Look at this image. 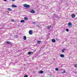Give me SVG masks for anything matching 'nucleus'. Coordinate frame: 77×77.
<instances>
[{
  "label": "nucleus",
  "mask_w": 77,
  "mask_h": 77,
  "mask_svg": "<svg viewBox=\"0 0 77 77\" xmlns=\"http://www.w3.org/2000/svg\"><path fill=\"white\" fill-rule=\"evenodd\" d=\"M23 6L24 7H25V8H29L30 6L29 5H28L26 4H25L23 5Z\"/></svg>",
  "instance_id": "1"
},
{
  "label": "nucleus",
  "mask_w": 77,
  "mask_h": 77,
  "mask_svg": "<svg viewBox=\"0 0 77 77\" xmlns=\"http://www.w3.org/2000/svg\"><path fill=\"white\" fill-rule=\"evenodd\" d=\"M68 26H69V27L71 28V27H72V26H73V25L71 23L69 22L68 23Z\"/></svg>",
  "instance_id": "2"
},
{
  "label": "nucleus",
  "mask_w": 77,
  "mask_h": 77,
  "mask_svg": "<svg viewBox=\"0 0 77 77\" xmlns=\"http://www.w3.org/2000/svg\"><path fill=\"white\" fill-rule=\"evenodd\" d=\"M6 43L7 44H10L11 45H12V44L11 43V42H9L8 41H7L6 42Z\"/></svg>",
  "instance_id": "3"
},
{
  "label": "nucleus",
  "mask_w": 77,
  "mask_h": 77,
  "mask_svg": "<svg viewBox=\"0 0 77 77\" xmlns=\"http://www.w3.org/2000/svg\"><path fill=\"white\" fill-rule=\"evenodd\" d=\"M30 13H32V14H35V11L33 10H32L30 11Z\"/></svg>",
  "instance_id": "4"
},
{
  "label": "nucleus",
  "mask_w": 77,
  "mask_h": 77,
  "mask_svg": "<svg viewBox=\"0 0 77 77\" xmlns=\"http://www.w3.org/2000/svg\"><path fill=\"white\" fill-rule=\"evenodd\" d=\"M71 17L72 18H75V15L74 14H73L71 15Z\"/></svg>",
  "instance_id": "5"
},
{
  "label": "nucleus",
  "mask_w": 77,
  "mask_h": 77,
  "mask_svg": "<svg viewBox=\"0 0 77 77\" xmlns=\"http://www.w3.org/2000/svg\"><path fill=\"white\" fill-rule=\"evenodd\" d=\"M29 35H32V31L30 30L29 31Z\"/></svg>",
  "instance_id": "6"
},
{
  "label": "nucleus",
  "mask_w": 77,
  "mask_h": 77,
  "mask_svg": "<svg viewBox=\"0 0 77 77\" xmlns=\"http://www.w3.org/2000/svg\"><path fill=\"white\" fill-rule=\"evenodd\" d=\"M11 6L13 7V8H17V6L13 4Z\"/></svg>",
  "instance_id": "7"
},
{
  "label": "nucleus",
  "mask_w": 77,
  "mask_h": 77,
  "mask_svg": "<svg viewBox=\"0 0 77 77\" xmlns=\"http://www.w3.org/2000/svg\"><path fill=\"white\" fill-rule=\"evenodd\" d=\"M23 38L24 40H25V41H26V39H27V38H26V36L25 35L23 36Z\"/></svg>",
  "instance_id": "8"
},
{
  "label": "nucleus",
  "mask_w": 77,
  "mask_h": 77,
  "mask_svg": "<svg viewBox=\"0 0 77 77\" xmlns=\"http://www.w3.org/2000/svg\"><path fill=\"white\" fill-rule=\"evenodd\" d=\"M52 42H56V40L54 39H52Z\"/></svg>",
  "instance_id": "9"
},
{
  "label": "nucleus",
  "mask_w": 77,
  "mask_h": 77,
  "mask_svg": "<svg viewBox=\"0 0 77 77\" xmlns=\"http://www.w3.org/2000/svg\"><path fill=\"white\" fill-rule=\"evenodd\" d=\"M8 10L9 11H12V10L11 9V8H8Z\"/></svg>",
  "instance_id": "10"
},
{
  "label": "nucleus",
  "mask_w": 77,
  "mask_h": 77,
  "mask_svg": "<svg viewBox=\"0 0 77 77\" xmlns=\"http://www.w3.org/2000/svg\"><path fill=\"white\" fill-rule=\"evenodd\" d=\"M60 57H64V55L63 54H61L60 55Z\"/></svg>",
  "instance_id": "11"
},
{
  "label": "nucleus",
  "mask_w": 77,
  "mask_h": 77,
  "mask_svg": "<svg viewBox=\"0 0 77 77\" xmlns=\"http://www.w3.org/2000/svg\"><path fill=\"white\" fill-rule=\"evenodd\" d=\"M21 23H24V22H25V20H21L20 21Z\"/></svg>",
  "instance_id": "12"
},
{
  "label": "nucleus",
  "mask_w": 77,
  "mask_h": 77,
  "mask_svg": "<svg viewBox=\"0 0 77 77\" xmlns=\"http://www.w3.org/2000/svg\"><path fill=\"white\" fill-rule=\"evenodd\" d=\"M24 19L25 20H28V18L27 17H24Z\"/></svg>",
  "instance_id": "13"
},
{
  "label": "nucleus",
  "mask_w": 77,
  "mask_h": 77,
  "mask_svg": "<svg viewBox=\"0 0 77 77\" xmlns=\"http://www.w3.org/2000/svg\"><path fill=\"white\" fill-rule=\"evenodd\" d=\"M44 72L43 71L41 70L39 72V73L40 74H42Z\"/></svg>",
  "instance_id": "14"
},
{
  "label": "nucleus",
  "mask_w": 77,
  "mask_h": 77,
  "mask_svg": "<svg viewBox=\"0 0 77 77\" xmlns=\"http://www.w3.org/2000/svg\"><path fill=\"white\" fill-rule=\"evenodd\" d=\"M41 41L38 40L37 41V43H38L39 44L41 43Z\"/></svg>",
  "instance_id": "15"
},
{
  "label": "nucleus",
  "mask_w": 77,
  "mask_h": 77,
  "mask_svg": "<svg viewBox=\"0 0 77 77\" xmlns=\"http://www.w3.org/2000/svg\"><path fill=\"white\" fill-rule=\"evenodd\" d=\"M56 71H59V69L57 68H56L55 69Z\"/></svg>",
  "instance_id": "16"
},
{
  "label": "nucleus",
  "mask_w": 77,
  "mask_h": 77,
  "mask_svg": "<svg viewBox=\"0 0 77 77\" xmlns=\"http://www.w3.org/2000/svg\"><path fill=\"white\" fill-rule=\"evenodd\" d=\"M74 67H75V68H77V64H75L74 65Z\"/></svg>",
  "instance_id": "17"
},
{
  "label": "nucleus",
  "mask_w": 77,
  "mask_h": 77,
  "mask_svg": "<svg viewBox=\"0 0 77 77\" xmlns=\"http://www.w3.org/2000/svg\"><path fill=\"white\" fill-rule=\"evenodd\" d=\"M66 32H69V29H66Z\"/></svg>",
  "instance_id": "18"
},
{
  "label": "nucleus",
  "mask_w": 77,
  "mask_h": 77,
  "mask_svg": "<svg viewBox=\"0 0 77 77\" xmlns=\"http://www.w3.org/2000/svg\"><path fill=\"white\" fill-rule=\"evenodd\" d=\"M50 27H51V26H48V29H50Z\"/></svg>",
  "instance_id": "19"
},
{
  "label": "nucleus",
  "mask_w": 77,
  "mask_h": 77,
  "mask_svg": "<svg viewBox=\"0 0 77 77\" xmlns=\"http://www.w3.org/2000/svg\"><path fill=\"white\" fill-rule=\"evenodd\" d=\"M61 51L63 53V52H65V51L64 50H63H63H61Z\"/></svg>",
  "instance_id": "20"
},
{
  "label": "nucleus",
  "mask_w": 77,
  "mask_h": 77,
  "mask_svg": "<svg viewBox=\"0 0 77 77\" xmlns=\"http://www.w3.org/2000/svg\"><path fill=\"white\" fill-rule=\"evenodd\" d=\"M15 37L16 38H18V35H15Z\"/></svg>",
  "instance_id": "21"
},
{
  "label": "nucleus",
  "mask_w": 77,
  "mask_h": 77,
  "mask_svg": "<svg viewBox=\"0 0 77 77\" xmlns=\"http://www.w3.org/2000/svg\"><path fill=\"white\" fill-rule=\"evenodd\" d=\"M31 54V52H28V54L30 55Z\"/></svg>",
  "instance_id": "22"
},
{
  "label": "nucleus",
  "mask_w": 77,
  "mask_h": 77,
  "mask_svg": "<svg viewBox=\"0 0 77 77\" xmlns=\"http://www.w3.org/2000/svg\"><path fill=\"white\" fill-rule=\"evenodd\" d=\"M62 73H66V72H65V70H63V72Z\"/></svg>",
  "instance_id": "23"
},
{
  "label": "nucleus",
  "mask_w": 77,
  "mask_h": 77,
  "mask_svg": "<svg viewBox=\"0 0 77 77\" xmlns=\"http://www.w3.org/2000/svg\"><path fill=\"white\" fill-rule=\"evenodd\" d=\"M24 77H28V75H25L24 76Z\"/></svg>",
  "instance_id": "24"
},
{
  "label": "nucleus",
  "mask_w": 77,
  "mask_h": 77,
  "mask_svg": "<svg viewBox=\"0 0 77 77\" xmlns=\"http://www.w3.org/2000/svg\"><path fill=\"white\" fill-rule=\"evenodd\" d=\"M11 21H12V22H14V20L13 19H11Z\"/></svg>",
  "instance_id": "25"
},
{
  "label": "nucleus",
  "mask_w": 77,
  "mask_h": 77,
  "mask_svg": "<svg viewBox=\"0 0 77 77\" xmlns=\"http://www.w3.org/2000/svg\"><path fill=\"white\" fill-rule=\"evenodd\" d=\"M63 50L65 51V50H66V49L65 48H63Z\"/></svg>",
  "instance_id": "26"
},
{
  "label": "nucleus",
  "mask_w": 77,
  "mask_h": 77,
  "mask_svg": "<svg viewBox=\"0 0 77 77\" xmlns=\"http://www.w3.org/2000/svg\"><path fill=\"white\" fill-rule=\"evenodd\" d=\"M37 27H40V26H39V25H38Z\"/></svg>",
  "instance_id": "27"
},
{
  "label": "nucleus",
  "mask_w": 77,
  "mask_h": 77,
  "mask_svg": "<svg viewBox=\"0 0 77 77\" xmlns=\"http://www.w3.org/2000/svg\"><path fill=\"white\" fill-rule=\"evenodd\" d=\"M31 53L32 54H33V52H31Z\"/></svg>",
  "instance_id": "28"
},
{
  "label": "nucleus",
  "mask_w": 77,
  "mask_h": 77,
  "mask_svg": "<svg viewBox=\"0 0 77 77\" xmlns=\"http://www.w3.org/2000/svg\"><path fill=\"white\" fill-rule=\"evenodd\" d=\"M4 2H6L7 1V0H3Z\"/></svg>",
  "instance_id": "29"
},
{
  "label": "nucleus",
  "mask_w": 77,
  "mask_h": 77,
  "mask_svg": "<svg viewBox=\"0 0 77 77\" xmlns=\"http://www.w3.org/2000/svg\"><path fill=\"white\" fill-rule=\"evenodd\" d=\"M33 23V24H35V23H36L35 22H34Z\"/></svg>",
  "instance_id": "30"
},
{
  "label": "nucleus",
  "mask_w": 77,
  "mask_h": 77,
  "mask_svg": "<svg viewBox=\"0 0 77 77\" xmlns=\"http://www.w3.org/2000/svg\"><path fill=\"white\" fill-rule=\"evenodd\" d=\"M12 1L13 2H14V1H15V0H12Z\"/></svg>",
  "instance_id": "31"
},
{
  "label": "nucleus",
  "mask_w": 77,
  "mask_h": 77,
  "mask_svg": "<svg viewBox=\"0 0 77 77\" xmlns=\"http://www.w3.org/2000/svg\"><path fill=\"white\" fill-rule=\"evenodd\" d=\"M8 12V13H9V12Z\"/></svg>",
  "instance_id": "32"
},
{
  "label": "nucleus",
  "mask_w": 77,
  "mask_h": 77,
  "mask_svg": "<svg viewBox=\"0 0 77 77\" xmlns=\"http://www.w3.org/2000/svg\"><path fill=\"white\" fill-rule=\"evenodd\" d=\"M24 65H26L24 64Z\"/></svg>",
  "instance_id": "33"
}]
</instances>
